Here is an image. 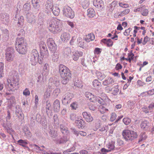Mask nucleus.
Instances as JSON below:
<instances>
[{
	"label": "nucleus",
	"mask_w": 154,
	"mask_h": 154,
	"mask_svg": "<svg viewBox=\"0 0 154 154\" xmlns=\"http://www.w3.org/2000/svg\"><path fill=\"white\" fill-rule=\"evenodd\" d=\"M61 22L57 19L50 17L47 20V26L52 33L55 34L60 32L62 30Z\"/></svg>",
	"instance_id": "1"
},
{
	"label": "nucleus",
	"mask_w": 154,
	"mask_h": 154,
	"mask_svg": "<svg viewBox=\"0 0 154 154\" xmlns=\"http://www.w3.org/2000/svg\"><path fill=\"white\" fill-rule=\"evenodd\" d=\"M58 72L62 79V83L64 85L67 84L71 78L72 74L70 69L65 66L61 64L58 66Z\"/></svg>",
	"instance_id": "2"
},
{
	"label": "nucleus",
	"mask_w": 154,
	"mask_h": 154,
	"mask_svg": "<svg viewBox=\"0 0 154 154\" xmlns=\"http://www.w3.org/2000/svg\"><path fill=\"white\" fill-rule=\"evenodd\" d=\"M30 59L32 65L35 66L38 62L40 64H42L43 62V57L41 55L39 56L37 50L33 49L32 51Z\"/></svg>",
	"instance_id": "3"
},
{
	"label": "nucleus",
	"mask_w": 154,
	"mask_h": 154,
	"mask_svg": "<svg viewBox=\"0 0 154 154\" xmlns=\"http://www.w3.org/2000/svg\"><path fill=\"white\" fill-rule=\"evenodd\" d=\"M122 135L125 140L128 141H132L136 138L138 136L136 132L134 131L128 130H124Z\"/></svg>",
	"instance_id": "4"
},
{
	"label": "nucleus",
	"mask_w": 154,
	"mask_h": 154,
	"mask_svg": "<svg viewBox=\"0 0 154 154\" xmlns=\"http://www.w3.org/2000/svg\"><path fill=\"white\" fill-rule=\"evenodd\" d=\"M14 50L11 47H8L5 51V59L8 61L11 62L13 60L14 57Z\"/></svg>",
	"instance_id": "5"
},
{
	"label": "nucleus",
	"mask_w": 154,
	"mask_h": 154,
	"mask_svg": "<svg viewBox=\"0 0 154 154\" xmlns=\"http://www.w3.org/2000/svg\"><path fill=\"white\" fill-rule=\"evenodd\" d=\"M63 15L67 17L72 19L74 17V11L70 7L68 6H65L63 7Z\"/></svg>",
	"instance_id": "6"
},
{
	"label": "nucleus",
	"mask_w": 154,
	"mask_h": 154,
	"mask_svg": "<svg viewBox=\"0 0 154 154\" xmlns=\"http://www.w3.org/2000/svg\"><path fill=\"white\" fill-rule=\"evenodd\" d=\"M74 96L73 94L68 92H66L63 96L62 100V104L64 105H67L70 102V100Z\"/></svg>",
	"instance_id": "7"
},
{
	"label": "nucleus",
	"mask_w": 154,
	"mask_h": 154,
	"mask_svg": "<svg viewBox=\"0 0 154 154\" xmlns=\"http://www.w3.org/2000/svg\"><path fill=\"white\" fill-rule=\"evenodd\" d=\"M10 82H12L13 83L19 84V77L18 73L14 70L12 71L10 73L9 76Z\"/></svg>",
	"instance_id": "8"
},
{
	"label": "nucleus",
	"mask_w": 154,
	"mask_h": 154,
	"mask_svg": "<svg viewBox=\"0 0 154 154\" xmlns=\"http://www.w3.org/2000/svg\"><path fill=\"white\" fill-rule=\"evenodd\" d=\"M47 44L50 51L51 52H55L57 51V45L52 38H50L48 39Z\"/></svg>",
	"instance_id": "9"
},
{
	"label": "nucleus",
	"mask_w": 154,
	"mask_h": 154,
	"mask_svg": "<svg viewBox=\"0 0 154 154\" xmlns=\"http://www.w3.org/2000/svg\"><path fill=\"white\" fill-rule=\"evenodd\" d=\"M69 140V137L68 135H64L60 138L57 137L54 140L56 144L60 145L64 144L67 142Z\"/></svg>",
	"instance_id": "10"
},
{
	"label": "nucleus",
	"mask_w": 154,
	"mask_h": 154,
	"mask_svg": "<svg viewBox=\"0 0 154 154\" xmlns=\"http://www.w3.org/2000/svg\"><path fill=\"white\" fill-rule=\"evenodd\" d=\"M15 109V113L16 117L18 118L19 121L21 122L24 118L22 109L19 105L16 106Z\"/></svg>",
	"instance_id": "11"
},
{
	"label": "nucleus",
	"mask_w": 154,
	"mask_h": 154,
	"mask_svg": "<svg viewBox=\"0 0 154 154\" xmlns=\"http://www.w3.org/2000/svg\"><path fill=\"white\" fill-rule=\"evenodd\" d=\"M40 55L43 57H46L48 56V53L45 44H41L40 45Z\"/></svg>",
	"instance_id": "12"
},
{
	"label": "nucleus",
	"mask_w": 154,
	"mask_h": 154,
	"mask_svg": "<svg viewBox=\"0 0 154 154\" xmlns=\"http://www.w3.org/2000/svg\"><path fill=\"white\" fill-rule=\"evenodd\" d=\"M27 45H21L15 46L17 51L20 54H25L27 51Z\"/></svg>",
	"instance_id": "13"
},
{
	"label": "nucleus",
	"mask_w": 154,
	"mask_h": 154,
	"mask_svg": "<svg viewBox=\"0 0 154 154\" xmlns=\"http://www.w3.org/2000/svg\"><path fill=\"white\" fill-rule=\"evenodd\" d=\"M7 80L8 82V85L7 86H5L9 91H13L18 88V84L16 83V84L15 83H13L12 82H9L8 80Z\"/></svg>",
	"instance_id": "14"
},
{
	"label": "nucleus",
	"mask_w": 154,
	"mask_h": 154,
	"mask_svg": "<svg viewBox=\"0 0 154 154\" xmlns=\"http://www.w3.org/2000/svg\"><path fill=\"white\" fill-rule=\"evenodd\" d=\"M27 21L29 23H32L35 22V17L31 12H28L26 14Z\"/></svg>",
	"instance_id": "15"
},
{
	"label": "nucleus",
	"mask_w": 154,
	"mask_h": 154,
	"mask_svg": "<svg viewBox=\"0 0 154 154\" xmlns=\"http://www.w3.org/2000/svg\"><path fill=\"white\" fill-rule=\"evenodd\" d=\"M27 45V44L26 40L23 37H17V38L15 44V46L21 45Z\"/></svg>",
	"instance_id": "16"
},
{
	"label": "nucleus",
	"mask_w": 154,
	"mask_h": 154,
	"mask_svg": "<svg viewBox=\"0 0 154 154\" xmlns=\"http://www.w3.org/2000/svg\"><path fill=\"white\" fill-rule=\"evenodd\" d=\"M85 122L81 119L78 118L75 121V124L79 128H83L84 127Z\"/></svg>",
	"instance_id": "17"
},
{
	"label": "nucleus",
	"mask_w": 154,
	"mask_h": 154,
	"mask_svg": "<svg viewBox=\"0 0 154 154\" xmlns=\"http://www.w3.org/2000/svg\"><path fill=\"white\" fill-rule=\"evenodd\" d=\"M0 15L2 20L4 23L7 24L9 21L8 15L6 13H2Z\"/></svg>",
	"instance_id": "18"
},
{
	"label": "nucleus",
	"mask_w": 154,
	"mask_h": 154,
	"mask_svg": "<svg viewBox=\"0 0 154 154\" xmlns=\"http://www.w3.org/2000/svg\"><path fill=\"white\" fill-rule=\"evenodd\" d=\"M53 107L55 112H58L60 110V104L59 100H56L53 103Z\"/></svg>",
	"instance_id": "19"
},
{
	"label": "nucleus",
	"mask_w": 154,
	"mask_h": 154,
	"mask_svg": "<svg viewBox=\"0 0 154 154\" xmlns=\"http://www.w3.org/2000/svg\"><path fill=\"white\" fill-rule=\"evenodd\" d=\"M70 38V36L69 33L66 32L62 33L60 36L61 40L64 42H67L69 40Z\"/></svg>",
	"instance_id": "20"
},
{
	"label": "nucleus",
	"mask_w": 154,
	"mask_h": 154,
	"mask_svg": "<svg viewBox=\"0 0 154 154\" xmlns=\"http://www.w3.org/2000/svg\"><path fill=\"white\" fill-rule=\"evenodd\" d=\"M45 11H50L54 7L52 0H48L45 5Z\"/></svg>",
	"instance_id": "21"
},
{
	"label": "nucleus",
	"mask_w": 154,
	"mask_h": 154,
	"mask_svg": "<svg viewBox=\"0 0 154 154\" xmlns=\"http://www.w3.org/2000/svg\"><path fill=\"white\" fill-rule=\"evenodd\" d=\"M150 126L149 122L146 120L142 122L140 124V127L142 128L144 130H147Z\"/></svg>",
	"instance_id": "22"
},
{
	"label": "nucleus",
	"mask_w": 154,
	"mask_h": 154,
	"mask_svg": "<svg viewBox=\"0 0 154 154\" xmlns=\"http://www.w3.org/2000/svg\"><path fill=\"white\" fill-rule=\"evenodd\" d=\"M83 116L87 122H91L93 120V118L91 115L86 112H84L82 113Z\"/></svg>",
	"instance_id": "23"
},
{
	"label": "nucleus",
	"mask_w": 154,
	"mask_h": 154,
	"mask_svg": "<svg viewBox=\"0 0 154 154\" xmlns=\"http://www.w3.org/2000/svg\"><path fill=\"white\" fill-rule=\"evenodd\" d=\"M94 5L97 8H103V3L102 0H98L93 1Z\"/></svg>",
	"instance_id": "24"
},
{
	"label": "nucleus",
	"mask_w": 154,
	"mask_h": 154,
	"mask_svg": "<svg viewBox=\"0 0 154 154\" xmlns=\"http://www.w3.org/2000/svg\"><path fill=\"white\" fill-rule=\"evenodd\" d=\"M48 133L50 136L52 138H55L58 135L57 131L53 128L49 129L48 130Z\"/></svg>",
	"instance_id": "25"
},
{
	"label": "nucleus",
	"mask_w": 154,
	"mask_h": 154,
	"mask_svg": "<svg viewBox=\"0 0 154 154\" xmlns=\"http://www.w3.org/2000/svg\"><path fill=\"white\" fill-rule=\"evenodd\" d=\"M101 42L105 44H106L108 47H111L113 45V42L111 39H107L103 38L101 40Z\"/></svg>",
	"instance_id": "26"
},
{
	"label": "nucleus",
	"mask_w": 154,
	"mask_h": 154,
	"mask_svg": "<svg viewBox=\"0 0 154 154\" xmlns=\"http://www.w3.org/2000/svg\"><path fill=\"white\" fill-rule=\"evenodd\" d=\"M31 2L33 8L38 10L40 6L41 0H32Z\"/></svg>",
	"instance_id": "27"
},
{
	"label": "nucleus",
	"mask_w": 154,
	"mask_h": 154,
	"mask_svg": "<svg viewBox=\"0 0 154 154\" xmlns=\"http://www.w3.org/2000/svg\"><path fill=\"white\" fill-rule=\"evenodd\" d=\"M114 80L111 78H109L107 79H106L103 82V85L104 86H108V85L114 83Z\"/></svg>",
	"instance_id": "28"
},
{
	"label": "nucleus",
	"mask_w": 154,
	"mask_h": 154,
	"mask_svg": "<svg viewBox=\"0 0 154 154\" xmlns=\"http://www.w3.org/2000/svg\"><path fill=\"white\" fill-rule=\"evenodd\" d=\"M87 15L89 18L94 17L95 15V12L92 8H90L87 10Z\"/></svg>",
	"instance_id": "29"
},
{
	"label": "nucleus",
	"mask_w": 154,
	"mask_h": 154,
	"mask_svg": "<svg viewBox=\"0 0 154 154\" xmlns=\"http://www.w3.org/2000/svg\"><path fill=\"white\" fill-rule=\"evenodd\" d=\"M60 128L61 132L63 134H68L69 132V131L68 130V129L63 124H61L60 125Z\"/></svg>",
	"instance_id": "30"
},
{
	"label": "nucleus",
	"mask_w": 154,
	"mask_h": 154,
	"mask_svg": "<svg viewBox=\"0 0 154 154\" xmlns=\"http://www.w3.org/2000/svg\"><path fill=\"white\" fill-rule=\"evenodd\" d=\"M46 103L45 109L46 113L48 116L49 115H51V113H52L51 104L50 102H46Z\"/></svg>",
	"instance_id": "31"
},
{
	"label": "nucleus",
	"mask_w": 154,
	"mask_h": 154,
	"mask_svg": "<svg viewBox=\"0 0 154 154\" xmlns=\"http://www.w3.org/2000/svg\"><path fill=\"white\" fill-rule=\"evenodd\" d=\"M17 142L18 144L23 147L27 148H29L26 145L28 144V142L26 140L20 139L17 141Z\"/></svg>",
	"instance_id": "32"
},
{
	"label": "nucleus",
	"mask_w": 154,
	"mask_h": 154,
	"mask_svg": "<svg viewBox=\"0 0 154 154\" xmlns=\"http://www.w3.org/2000/svg\"><path fill=\"white\" fill-rule=\"evenodd\" d=\"M83 52L82 51H76L75 53L73 54V59L75 61H77L79 57H81L82 56Z\"/></svg>",
	"instance_id": "33"
},
{
	"label": "nucleus",
	"mask_w": 154,
	"mask_h": 154,
	"mask_svg": "<svg viewBox=\"0 0 154 154\" xmlns=\"http://www.w3.org/2000/svg\"><path fill=\"white\" fill-rule=\"evenodd\" d=\"M141 14L143 16H146L148 13V10L145 6H142L141 5Z\"/></svg>",
	"instance_id": "34"
},
{
	"label": "nucleus",
	"mask_w": 154,
	"mask_h": 154,
	"mask_svg": "<svg viewBox=\"0 0 154 154\" xmlns=\"http://www.w3.org/2000/svg\"><path fill=\"white\" fill-rule=\"evenodd\" d=\"M41 116L39 114H37L36 115V120L38 122H40L41 124L42 125L45 124V122H44L45 121H46V119L44 117L42 118Z\"/></svg>",
	"instance_id": "35"
},
{
	"label": "nucleus",
	"mask_w": 154,
	"mask_h": 154,
	"mask_svg": "<svg viewBox=\"0 0 154 154\" xmlns=\"http://www.w3.org/2000/svg\"><path fill=\"white\" fill-rule=\"evenodd\" d=\"M49 12L52 11L53 14L56 16H58L60 13V9L58 7H53Z\"/></svg>",
	"instance_id": "36"
},
{
	"label": "nucleus",
	"mask_w": 154,
	"mask_h": 154,
	"mask_svg": "<svg viewBox=\"0 0 154 154\" xmlns=\"http://www.w3.org/2000/svg\"><path fill=\"white\" fill-rule=\"evenodd\" d=\"M74 86L78 88L82 86V82L79 80L78 78H75L74 80Z\"/></svg>",
	"instance_id": "37"
},
{
	"label": "nucleus",
	"mask_w": 154,
	"mask_h": 154,
	"mask_svg": "<svg viewBox=\"0 0 154 154\" xmlns=\"http://www.w3.org/2000/svg\"><path fill=\"white\" fill-rule=\"evenodd\" d=\"M24 24V17L21 16L18 18V22L17 23L18 26L21 27Z\"/></svg>",
	"instance_id": "38"
},
{
	"label": "nucleus",
	"mask_w": 154,
	"mask_h": 154,
	"mask_svg": "<svg viewBox=\"0 0 154 154\" xmlns=\"http://www.w3.org/2000/svg\"><path fill=\"white\" fill-rule=\"evenodd\" d=\"M147 136L146 135L145 132L141 133L139 135V138L138 140V143H140L143 140L146 139Z\"/></svg>",
	"instance_id": "39"
},
{
	"label": "nucleus",
	"mask_w": 154,
	"mask_h": 154,
	"mask_svg": "<svg viewBox=\"0 0 154 154\" xmlns=\"http://www.w3.org/2000/svg\"><path fill=\"white\" fill-rule=\"evenodd\" d=\"M51 93L49 91H46L43 96V100L45 101L46 102H49V98L50 96Z\"/></svg>",
	"instance_id": "40"
},
{
	"label": "nucleus",
	"mask_w": 154,
	"mask_h": 154,
	"mask_svg": "<svg viewBox=\"0 0 154 154\" xmlns=\"http://www.w3.org/2000/svg\"><path fill=\"white\" fill-rule=\"evenodd\" d=\"M93 86L95 88H98L101 86V84L100 82L97 79L94 80L93 82Z\"/></svg>",
	"instance_id": "41"
},
{
	"label": "nucleus",
	"mask_w": 154,
	"mask_h": 154,
	"mask_svg": "<svg viewBox=\"0 0 154 154\" xmlns=\"http://www.w3.org/2000/svg\"><path fill=\"white\" fill-rule=\"evenodd\" d=\"M117 4L116 2L114 1L111 4H109L108 5V7L109 8V10L111 11H113L114 9Z\"/></svg>",
	"instance_id": "42"
},
{
	"label": "nucleus",
	"mask_w": 154,
	"mask_h": 154,
	"mask_svg": "<svg viewBox=\"0 0 154 154\" xmlns=\"http://www.w3.org/2000/svg\"><path fill=\"white\" fill-rule=\"evenodd\" d=\"M53 53L52 59L54 61H57L59 57V53L56 52H52Z\"/></svg>",
	"instance_id": "43"
},
{
	"label": "nucleus",
	"mask_w": 154,
	"mask_h": 154,
	"mask_svg": "<svg viewBox=\"0 0 154 154\" xmlns=\"http://www.w3.org/2000/svg\"><path fill=\"white\" fill-rule=\"evenodd\" d=\"M119 91V89L118 87H113L112 88V94L114 95H117Z\"/></svg>",
	"instance_id": "44"
},
{
	"label": "nucleus",
	"mask_w": 154,
	"mask_h": 154,
	"mask_svg": "<svg viewBox=\"0 0 154 154\" xmlns=\"http://www.w3.org/2000/svg\"><path fill=\"white\" fill-rule=\"evenodd\" d=\"M43 78L40 75L38 77V79L37 81V85H42L44 81H43Z\"/></svg>",
	"instance_id": "45"
},
{
	"label": "nucleus",
	"mask_w": 154,
	"mask_h": 154,
	"mask_svg": "<svg viewBox=\"0 0 154 154\" xmlns=\"http://www.w3.org/2000/svg\"><path fill=\"white\" fill-rule=\"evenodd\" d=\"M71 51L69 48H65L64 51V54L66 56H69L71 54Z\"/></svg>",
	"instance_id": "46"
},
{
	"label": "nucleus",
	"mask_w": 154,
	"mask_h": 154,
	"mask_svg": "<svg viewBox=\"0 0 154 154\" xmlns=\"http://www.w3.org/2000/svg\"><path fill=\"white\" fill-rule=\"evenodd\" d=\"M25 32V31L23 29H21L17 34V35L18 36V37H23V38H24Z\"/></svg>",
	"instance_id": "47"
},
{
	"label": "nucleus",
	"mask_w": 154,
	"mask_h": 154,
	"mask_svg": "<svg viewBox=\"0 0 154 154\" xmlns=\"http://www.w3.org/2000/svg\"><path fill=\"white\" fill-rule=\"evenodd\" d=\"M131 119L128 117L125 118L123 119V122L125 125H128L129 124L131 123Z\"/></svg>",
	"instance_id": "48"
},
{
	"label": "nucleus",
	"mask_w": 154,
	"mask_h": 154,
	"mask_svg": "<svg viewBox=\"0 0 154 154\" xmlns=\"http://www.w3.org/2000/svg\"><path fill=\"white\" fill-rule=\"evenodd\" d=\"M97 76L98 79L101 81L103 80L105 77L104 75H103L100 72H98L97 73Z\"/></svg>",
	"instance_id": "49"
},
{
	"label": "nucleus",
	"mask_w": 154,
	"mask_h": 154,
	"mask_svg": "<svg viewBox=\"0 0 154 154\" xmlns=\"http://www.w3.org/2000/svg\"><path fill=\"white\" fill-rule=\"evenodd\" d=\"M90 0H85L82 3V5L84 8H85L89 5Z\"/></svg>",
	"instance_id": "50"
},
{
	"label": "nucleus",
	"mask_w": 154,
	"mask_h": 154,
	"mask_svg": "<svg viewBox=\"0 0 154 154\" xmlns=\"http://www.w3.org/2000/svg\"><path fill=\"white\" fill-rule=\"evenodd\" d=\"M85 95L86 97L90 101L92 97H93V94L91 93L88 92H86L85 93Z\"/></svg>",
	"instance_id": "51"
},
{
	"label": "nucleus",
	"mask_w": 154,
	"mask_h": 154,
	"mask_svg": "<svg viewBox=\"0 0 154 154\" xmlns=\"http://www.w3.org/2000/svg\"><path fill=\"white\" fill-rule=\"evenodd\" d=\"M30 9V4H25L23 6V10L25 11H28Z\"/></svg>",
	"instance_id": "52"
},
{
	"label": "nucleus",
	"mask_w": 154,
	"mask_h": 154,
	"mask_svg": "<svg viewBox=\"0 0 154 154\" xmlns=\"http://www.w3.org/2000/svg\"><path fill=\"white\" fill-rule=\"evenodd\" d=\"M78 103L75 102L72 103L70 105V107L72 108V109L76 110L78 108Z\"/></svg>",
	"instance_id": "53"
},
{
	"label": "nucleus",
	"mask_w": 154,
	"mask_h": 154,
	"mask_svg": "<svg viewBox=\"0 0 154 154\" xmlns=\"http://www.w3.org/2000/svg\"><path fill=\"white\" fill-rule=\"evenodd\" d=\"M134 103L133 102L128 101L127 102V105L128 107L131 109H133L134 107Z\"/></svg>",
	"instance_id": "54"
},
{
	"label": "nucleus",
	"mask_w": 154,
	"mask_h": 154,
	"mask_svg": "<svg viewBox=\"0 0 154 154\" xmlns=\"http://www.w3.org/2000/svg\"><path fill=\"white\" fill-rule=\"evenodd\" d=\"M102 49L101 48H96L94 51V52L95 54H100L101 52Z\"/></svg>",
	"instance_id": "55"
},
{
	"label": "nucleus",
	"mask_w": 154,
	"mask_h": 154,
	"mask_svg": "<svg viewBox=\"0 0 154 154\" xmlns=\"http://www.w3.org/2000/svg\"><path fill=\"white\" fill-rule=\"evenodd\" d=\"M116 117L117 115L115 113H112L111 115V117L110 118V121L112 122L114 121L116 119Z\"/></svg>",
	"instance_id": "56"
},
{
	"label": "nucleus",
	"mask_w": 154,
	"mask_h": 154,
	"mask_svg": "<svg viewBox=\"0 0 154 154\" xmlns=\"http://www.w3.org/2000/svg\"><path fill=\"white\" fill-rule=\"evenodd\" d=\"M78 45L80 47L83 49L85 48H86L85 43L83 41L79 42L78 43Z\"/></svg>",
	"instance_id": "57"
},
{
	"label": "nucleus",
	"mask_w": 154,
	"mask_h": 154,
	"mask_svg": "<svg viewBox=\"0 0 154 154\" xmlns=\"http://www.w3.org/2000/svg\"><path fill=\"white\" fill-rule=\"evenodd\" d=\"M114 143V142H113L112 143H109V144L108 145L107 147L109 149L108 150H110V151L114 149L115 148Z\"/></svg>",
	"instance_id": "58"
},
{
	"label": "nucleus",
	"mask_w": 154,
	"mask_h": 154,
	"mask_svg": "<svg viewBox=\"0 0 154 154\" xmlns=\"http://www.w3.org/2000/svg\"><path fill=\"white\" fill-rule=\"evenodd\" d=\"M30 94V92L28 89L26 88L23 92V94L25 96H27L29 95Z\"/></svg>",
	"instance_id": "59"
},
{
	"label": "nucleus",
	"mask_w": 154,
	"mask_h": 154,
	"mask_svg": "<svg viewBox=\"0 0 154 154\" xmlns=\"http://www.w3.org/2000/svg\"><path fill=\"white\" fill-rule=\"evenodd\" d=\"M131 30L132 29L131 28H129L125 30V32L123 33L124 35L125 36H128L129 35V33Z\"/></svg>",
	"instance_id": "60"
},
{
	"label": "nucleus",
	"mask_w": 154,
	"mask_h": 154,
	"mask_svg": "<svg viewBox=\"0 0 154 154\" xmlns=\"http://www.w3.org/2000/svg\"><path fill=\"white\" fill-rule=\"evenodd\" d=\"M97 97L93 95V97H92L91 99L90 100V101L91 102L96 103L97 102L98 97Z\"/></svg>",
	"instance_id": "61"
},
{
	"label": "nucleus",
	"mask_w": 154,
	"mask_h": 154,
	"mask_svg": "<svg viewBox=\"0 0 154 154\" xmlns=\"http://www.w3.org/2000/svg\"><path fill=\"white\" fill-rule=\"evenodd\" d=\"M100 111L101 113H104L106 111H108V109H106L104 107L101 106H100Z\"/></svg>",
	"instance_id": "62"
},
{
	"label": "nucleus",
	"mask_w": 154,
	"mask_h": 154,
	"mask_svg": "<svg viewBox=\"0 0 154 154\" xmlns=\"http://www.w3.org/2000/svg\"><path fill=\"white\" fill-rule=\"evenodd\" d=\"M89 108L91 110L94 111L96 109L97 107L94 105L90 104L89 105Z\"/></svg>",
	"instance_id": "63"
},
{
	"label": "nucleus",
	"mask_w": 154,
	"mask_h": 154,
	"mask_svg": "<svg viewBox=\"0 0 154 154\" xmlns=\"http://www.w3.org/2000/svg\"><path fill=\"white\" fill-rule=\"evenodd\" d=\"M70 118L71 120L72 121L74 120L76 118V115L74 113H72L69 115Z\"/></svg>",
	"instance_id": "64"
}]
</instances>
